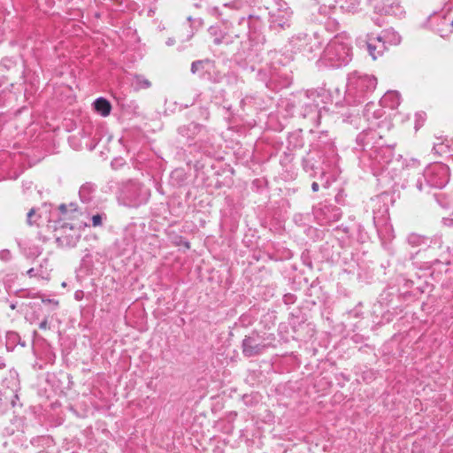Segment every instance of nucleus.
Masks as SVG:
<instances>
[{"label":"nucleus","mask_w":453,"mask_h":453,"mask_svg":"<svg viewBox=\"0 0 453 453\" xmlns=\"http://www.w3.org/2000/svg\"><path fill=\"white\" fill-rule=\"evenodd\" d=\"M322 60L332 67L346 65L351 60V48L349 43L335 37L325 48Z\"/></svg>","instance_id":"f257e3e1"},{"label":"nucleus","mask_w":453,"mask_h":453,"mask_svg":"<svg viewBox=\"0 0 453 453\" xmlns=\"http://www.w3.org/2000/svg\"><path fill=\"white\" fill-rule=\"evenodd\" d=\"M119 196L126 204L136 207L148 200L149 190L137 181L128 180L121 184Z\"/></svg>","instance_id":"f03ea898"},{"label":"nucleus","mask_w":453,"mask_h":453,"mask_svg":"<svg viewBox=\"0 0 453 453\" xmlns=\"http://www.w3.org/2000/svg\"><path fill=\"white\" fill-rule=\"evenodd\" d=\"M424 178L430 187L442 188L449 180V169L442 163L431 165L425 170Z\"/></svg>","instance_id":"7ed1b4c3"},{"label":"nucleus","mask_w":453,"mask_h":453,"mask_svg":"<svg viewBox=\"0 0 453 453\" xmlns=\"http://www.w3.org/2000/svg\"><path fill=\"white\" fill-rule=\"evenodd\" d=\"M268 347L269 344L265 343L264 340L256 333L245 336L242 342V351L245 357L259 356L263 354Z\"/></svg>","instance_id":"20e7f679"},{"label":"nucleus","mask_w":453,"mask_h":453,"mask_svg":"<svg viewBox=\"0 0 453 453\" xmlns=\"http://www.w3.org/2000/svg\"><path fill=\"white\" fill-rule=\"evenodd\" d=\"M293 12L289 9H278L270 13V30L274 33H280L291 27Z\"/></svg>","instance_id":"39448f33"},{"label":"nucleus","mask_w":453,"mask_h":453,"mask_svg":"<svg viewBox=\"0 0 453 453\" xmlns=\"http://www.w3.org/2000/svg\"><path fill=\"white\" fill-rule=\"evenodd\" d=\"M292 48L303 54H310L320 48V43L315 36L300 34L291 40Z\"/></svg>","instance_id":"423d86ee"},{"label":"nucleus","mask_w":453,"mask_h":453,"mask_svg":"<svg viewBox=\"0 0 453 453\" xmlns=\"http://www.w3.org/2000/svg\"><path fill=\"white\" fill-rule=\"evenodd\" d=\"M355 89L357 90V96L358 102H361L368 95L374 91L377 87V79L373 75H359L354 81Z\"/></svg>","instance_id":"0eeeda50"},{"label":"nucleus","mask_w":453,"mask_h":453,"mask_svg":"<svg viewBox=\"0 0 453 453\" xmlns=\"http://www.w3.org/2000/svg\"><path fill=\"white\" fill-rule=\"evenodd\" d=\"M369 157L378 166L384 168L394 158V148L389 145L372 146Z\"/></svg>","instance_id":"6e6552de"},{"label":"nucleus","mask_w":453,"mask_h":453,"mask_svg":"<svg viewBox=\"0 0 453 453\" xmlns=\"http://www.w3.org/2000/svg\"><path fill=\"white\" fill-rule=\"evenodd\" d=\"M388 35H394L391 33L379 35L377 36H374L372 34L367 35L366 48L372 59L375 60L388 49V47L385 46V42H383V40L387 41V37Z\"/></svg>","instance_id":"1a4fd4ad"},{"label":"nucleus","mask_w":453,"mask_h":453,"mask_svg":"<svg viewBox=\"0 0 453 453\" xmlns=\"http://www.w3.org/2000/svg\"><path fill=\"white\" fill-rule=\"evenodd\" d=\"M316 217L321 221V224L338 221L342 217L341 209L331 204H321L315 211Z\"/></svg>","instance_id":"9d476101"},{"label":"nucleus","mask_w":453,"mask_h":453,"mask_svg":"<svg viewBox=\"0 0 453 453\" xmlns=\"http://www.w3.org/2000/svg\"><path fill=\"white\" fill-rule=\"evenodd\" d=\"M64 231L69 229L71 231L70 234H64L57 237V242L58 246L63 248H73L77 245L80 241L81 234L73 230L72 226H69L68 224H65L62 226Z\"/></svg>","instance_id":"9b49d317"},{"label":"nucleus","mask_w":453,"mask_h":453,"mask_svg":"<svg viewBox=\"0 0 453 453\" xmlns=\"http://www.w3.org/2000/svg\"><path fill=\"white\" fill-rule=\"evenodd\" d=\"M303 118H309L313 124L318 127L319 125L320 119V108L319 104L307 103L303 107V111L301 113Z\"/></svg>","instance_id":"f8f14e48"},{"label":"nucleus","mask_w":453,"mask_h":453,"mask_svg":"<svg viewBox=\"0 0 453 453\" xmlns=\"http://www.w3.org/2000/svg\"><path fill=\"white\" fill-rule=\"evenodd\" d=\"M306 96L311 101V104L319 103L320 105L326 104L324 99L328 97V94L324 88L311 89L306 92Z\"/></svg>","instance_id":"ddd939ff"},{"label":"nucleus","mask_w":453,"mask_h":453,"mask_svg":"<svg viewBox=\"0 0 453 453\" xmlns=\"http://www.w3.org/2000/svg\"><path fill=\"white\" fill-rule=\"evenodd\" d=\"M93 104L95 111L103 117H107L110 115L111 111V104L107 99L104 97H98L96 99Z\"/></svg>","instance_id":"4468645a"},{"label":"nucleus","mask_w":453,"mask_h":453,"mask_svg":"<svg viewBox=\"0 0 453 453\" xmlns=\"http://www.w3.org/2000/svg\"><path fill=\"white\" fill-rule=\"evenodd\" d=\"M203 127L200 124L192 122L188 124L187 127H181L179 128V132L183 136H187L188 139H194L195 135L199 133Z\"/></svg>","instance_id":"2eb2a0df"},{"label":"nucleus","mask_w":453,"mask_h":453,"mask_svg":"<svg viewBox=\"0 0 453 453\" xmlns=\"http://www.w3.org/2000/svg\"><path fill=\"white\" fill-rule=\"evenodd\" d=\"M374 131H366L359 134L357 137V143L361 147L362 150H366L372 141L375 137Z\"/></svg>","instance_id":"dca6fc26"},{"label":"nucleus","mask_w":453,"mask_h":453,"mask_svg":"<svg viewBox=\"0 0 453 453\" xmlns=\"http://www.w3.org/2000/svg\"><path fill=\"white\" fill-rule=\"evenodd\" d=\"M209 34L213 37V43L219 45L222 43L229 44L231 41L226 35H222L221 31L217 27H211L209 28Z\"/></svg>","instance_id":"f3484780"},{"label":"nucleus","mask_w":453,"mask_h":453,"mask_svg":"<svg viewBox=\"0 0 453 453\" xmlns=\"http://www.w3.org/2000/svg\"><path fill=\"white\" fill-rule=\"evenodd\" d=\"M95 191V185L87 182L83 184L79 191L80 198L83 203H89L92 199V194Z\"/></svg>","instance_id":"a211bd4d"},{"label":"nucleus","mask_w":453,"mask_h":453,"mask_svg":"<svg viewBox=\"0 0 453 453\" xmlns=\"http://www.w3.org/2000/svg\"><path fill=\"white\" fill-rule=\"evenodd\" d=\"M384 104L390 108H395L400 104V95L395 91L387 92L382 97Z\"/></svg>","instance_id":"6ab92c4d"},{"label":"nucleus","mask_w":453,"mask_h":453,"mask_svg":"<svg viewBox=\"0 0 453 453\" xmlns=\"http://www.w3.org/2000/svg\"><path fill=\"white\" fill-rule=\"evenodd\" d=\"M132 86L135 90L146 89L150 88L151 82L141 74H135L133 77Z\"/></svg>","instance_id":"aec40b11"},{"label":"nucleus","mask_w":453,"mask_h":453,"mask_svg":"<svg viewBox=\"0 0 453 453\" xmlns=\"http://www.w3.org/2000/svg\"><path fill=\"white\" fill-rule=\"evenodd\" d=\"M407 242L413 247H418L426 242V238L423 235L411 233L407 237Z\"/></svg>","instance_id":"412c9836"},{"label":"nucleus","mask_w":453,"mask_h":453,"mask_svg":"<svg viewBox=\"0 0 453 453\" xmlns=\"http://www.w3.org/2000/svg\"><path fill=\"white\" fill-rule=\"evenodd\" d=\"M387 33H391L394 35H388L387 37V41L383 40V42H385V46L388 47V44L397 45L400 43L401 36L397 33H395V31H391V30H384V31H382L381 35L387 34Z\"/></svg>","instance_id":"4be33fe9"},{"label":"nucleus","mask_w":453,"mask_h":453,"mask_svg":"<svg viewBox=\"0 0 453 453\" xmlns=\"http://www.w3.org/2000/svg\"><path fill=\"white\" fill-rule=\"evenodd\" d=\"M241 22H247V24L249 26V29H250V31H249L250 34L252 33L253 28L255 30L257 26L261 25L260 19L258 17H255L253 15H250L247 19L245 18H242Z\"/></svg>","instance_id":"5701e85b"},{"label":"nucleus","mask_w":453,"mask_h":453,"mask_svg":"<svg viewBox=\"0 0 453 453\" xmlns=\"http://www.w3.org/2000/svg\"><path fill=\"white\" fill-rule=\"evenodd\" d=\"M4 401L9 402L12 407H15L17 405V402L19 401V396L17 394V390H13L12 395H9L7 391L4 392Z\"/></svg>","instance_id":"b1692460"},{"label":"nucleus","mask_w":453,"mask_h":453,"mask_svg":"<svg viewBox=\"0 0 453 453\" xmlns=\"http://www.w3.org/2000/svg\"><path fill=\"white\" fill-rule=\"evenodd\" d=\"M207 63H209L208 59L194 61L191 64V68H190L191 73L193 74H195L197 72H199L200 70H203L204 68V65L207 64Z\"/></svg>","instance_id":"393cba45"},{"label":"nucleus","mask_w":453,"mask_h":453,"mask_svg":"<svg viewBox=\"0 0 453 453\" xmlns=\"http://www.w3.org/2000/svg\"><path fill=\"white\" fill-rule=\"evenodd\" d=\"M426 113L425 112H417L415 114V129L418 131L421 128L426 121Z\"/></svg>","instance_id":"a878e982"},{"label":"nucleus","mask_w":453,"mask_h":453,"mask_svg":"<svg viewBox=\"0 0 453 453\" xmlns=\"http://www.w3.org/2000/svg\"><path fill=\"white\" fill-rule=\"evenodd\" d=\"M224 7H230L234 10H240L244 6V1L243 0H233L229 3H226L223 5Z\"/></svg>","instance_id":"bb28decb"},{"label":"nucleus","mask_w":453,"mask_h":453,"mask_svg":"<svg viewBox=\"0 0 453 453\" xmlns=\"http://www.w3.org/2000/svg\"><path fill=\"white\" fill-rule=\"evenodd\" d=\"M103 218H106L105 214H96L91 218L93 226H101L103 225Z\"/></svg>","instance_id":"cd10ccee"},{"label":"nucleus","mask_w":453,"mask_h":453,"mask_svg":"<svg viewBox=\"0 0 453 453\" xmlns=\"http://www.w3.org/2000/svg\"><path fill=\"white\" fill-rule=\"evenodd\" d=\"M58 210L60 213L63 215V218H60L59 219H65L68 214L71 213L70 210L68 209V206L65 203L60 204Z\"/></svg>","instance_id":"c85d7f7f"},{"label":"nucleus","mask_w":453,"mask_h":453,"mask_svg":"<svg viewBox=\"0 0 453 453\" xmlns=\"http://www.w3.org/2000/svg\"><path fill=\"white\" fill-rule=\"evenodd\" d=\"M35 217H36L35 210L31 209L27 215V221L28 225L32 226L35 222V219H34Z\"/></svg>","instance_id":"c756f323"},{"label":"nucleus","mask_w":453,"mask_h":453,"mask_svg":"<svg viewBox=\"0 0 453 453\" xmlns=\"http://www.w3.org/2000/svg\"><path fill=\"white\" fill-rule=\"evenodd\" d=\"M12 257L11 251L9 250H0V259L3 261H9Z\"/></svg>","instance_id":"7c9ffc66"},{"label":"nucleus","mask_w":453,"mask_h":453,"mask_svg":"<svg viewBox=\"0 0 453 453\" xmlns=\"http://www.w3.org/2000/svg\"><path fill=\"white\" fill-rule=\"evenodd\" d=\"M238 81V77L234 73H229L227 74V82L229 84H235Z\"/></svg>","instance_id":"2f4dec72"},{"label":"nucleus","mask_w":453,"mask_h":453,"mask_svg":"<svg viewBox=\"0 0 453 453\" xmlns=\"http://www.w3.org/2000/svg\"><path fill=\"white\" fill-rule=\"evenodd\" d=\"M39 328L42 330L49 329L48 316H45L43 319L39 323Z\"/></svg>","instance_id":"473e14b6"},{"label":"nucleus","mask_w":453,"mask_h":453,"mask_svg":"<svg viewBox=\"0 0 453 453\" xmlns=\"http://www.w3.org/2000/svg\"><path fill=\"white\" fill-rule=\"evenodd\" d=\"M43 303H48L53 306V309H56L58 306V301L53 299H42Z\"/></svg>","instance_id":"72a5a7b5"},{"label":"nucleus","mask_w":453,"mask_h":453,"mask_svg":"<svg viewBox=\"0 0 453 453\" xmlns=\"http://www.w3.org/2000/svg\"><path fill=\"white\" fill-rule=\"evenodd\" d=\"M27 274L29 276V277H34L36 275L35 273V270L34 268H30L27 272Z\"/></svg>","instance_id":"f704fd0d"},{"label":"nucleus","mask_w":453,"mask_h":453,"mask_svg":"<svg viewBox=\"0 0 453 453\" xmlns=\"http://www.w3.org/2000/svg\"><path fill=\"white\" fill-rule=\"evenodd\" d=\"M319 184H318L317 182H315V181H314V182H312V184H311V189H312V191H313V192H317V191L319 190Z\"/></svg>","instance_id":"c9c22d12"},{"label":"nucleus","mask_w":453,"mask_h":453,"mask_svg":"<svg viewBox=\"0 0 453 453\" xmlns=\"http://www.w3.org/2000/svg\"><path fill=\"white\" fill-rule=\"evenodd\" d=\"M68 209L70 210L71 213L76 211V210H77L76 204H74L73 203H70Z\"/></svg>","instance_id":"e433bc0d"},{"label":"nucleus","mask_w":453,"mask_h":453,"mask_svg":"<svg viewBox=\"0 0 453 453\" xmlns=\"http://www.w3.org/2000/svg\"><path fill=\"white\" fill-rule=\"evenodd\" d=\"M173 43H174V41L173 39H171V38L168 39V41L166 42V44L169 45V46L173 45Z\"/></svg>","instance_id":"4c0bfd02"},{"label":"nucleus","mask_w":453,"mask_h":453,"mask_svg":"<svg viewBox=\"0 0 453 453\" xmlns=\"http://www.w3.org/2000/svg\"><path fill=\"white\" fill-rule=\"evenodd\" d=\"M4 367H5V364H4V362L0 358V369L4 368Z\"/></svg>","instance_id":"58836bf2"},{"label":"nucleus","mask_w":453,"mask_h":453,"mask_svg":"<svg viewBox=\"0 0 453 453\" xmlns=\"http://www.w3.org/2000/svg\"><path fill=\"white\" fill-rule=\"evenodd\" d=\"M417 188L419 189V190H422V183L420 181H418L417 182Z\"/></svg>","instance_id":"ea45409f"},{"label":"nucleus","mask_w":453,"mask_h":453,"mask_svg":"<svg viewBox=\"0 0 453 453\" xmlns=\"http://www.w3.org/2000/svg\"><path fill=\"white\" fill-rule=\"evenodd\" d=\"M10 307H11L12 310H14L16 308V304L15 303H12L10 305Z\"/></svg>","instance_id":"a19ab883"},{"label":"nucleus","mask_w":453,"mask_h":453,"mask_svg":"<svg viewBox=\"0 0 453 453\" xmlns=\"http://www.w3.org/2000/svg\"><path fill=\"white\" fill-rule=\"evenodd\" d=\"M375 23L379 26V27H381L382 25L380 23V21H375Z\"/></svg>","instance_id":"79ce46f5"},{"label":"nucleus","mask_w":453,"mask_h":453,"mask_svg":"<svg viewBox=\"0 0 453 453\" xmlns=\"http://www.w3.org/2000/svg\"><path fill=\"white\" fill-rule=\"evenodd\" d=\"M451 26L453 27V18H452V20H451Z\"/></svg>","instance_id":"37998d69"}]
</instances>
